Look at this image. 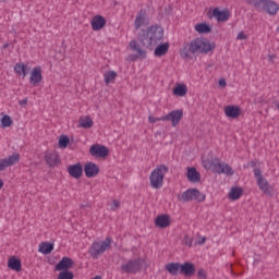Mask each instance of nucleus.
Returning a JSON list of instances; mask_svg holds the SVG:
<instances>
[{"instance_id": "f3484780", "label": "nucleus", "mask_w": 279, "mask_h": 279, "mask_svg": "<svg viewBox=\"0 0 279 279\" xmlns=\"http://www.w3.org/2000/svg\"><path fill=\"white\" fill-rule=\"evenodd\" d=\"M156 228H160L165 230V228H169L171 226V217L169 215H159L155 218Z\"/></svg>"}, {"instance_id": "c756f323", "label": "nucleus", "mask_w": 279, "mask_h": 279, "mask_svg": "<svg viewBox=\"0 0 279 279\" xmlns=\"http://www.w3.org/2000/svg\"><path fill=\"white\" fill-rule=\"evenodd\" d=\"M9 269H12L13 271H21V259H16V257H12L8 262Z\"/></svg>"}, {"instance_id": "bb28decb", "label": "nucleus", "mask_w": 279, "mask_h": 279, "mask_svg": "<svg viewBox=\"0 0 279 279\" xmlns=\"http://www.w3.org/2000/svg\"><path fill=\"white\" fill-rule=\"evenodd\" d=\"M182 265L180 263H169L166 265V270L171 274V276H178L180 274Z\"/></svg>"}, {"instance_id": "6e6d98bb", "label": "nucleus", "mask_w": 279, "mask_h": 279, "mask_svg": "<svg viewBox=\"0 0 279 279\" xmlns=\"http://www.w3.org/2000/svg\"><path fill=\"white\" fill-rule=\"evenodd\" d=\"M5 1H8V0H0L1 3H5Z\"/></svg>"}, {"instance_id": "3c124183", "label": "nucleus", "mask_w": 279, "mask_h": 279, "mask_svg": "<svg viewBox=\"0 0 279 279\" xmlns=\"http://www.w3.org/2000/svg\"><path fill=\"white\" fill-rule=\"evenodd\" d=\"M9 47H10V44H4V45L2 46L3 49H8Z\"/></svg>"}, {"instance_id": "ddd939ff", "label": "nucleus", "mask_w": 279, "mask_h": 279, "mask_svg": "<svg viewBox=\"0 0 279 279\" xmlns=\"http://www.w3.org/2000/svg\"><path fill=\"white\" fill-rule=\"evenodd\" d=\"M262 10L266 12V14H269V16H276L279 11V5L271 0H265Z\"/></svg>"}, {"instance_id": "5701e85b", "label": "nucleus", "mask_w": 279, "mask_h": 279, "mask_svg": "<svg viewBox=\"0 0 279 279\" xmlns=\"http://www.w3.org/2000/svg\"><path fill=\"white\" fill-rule=\"evenodd\" d=\"M180 274H184L187 278H191V276H195V265L189 262L181 264Z\"/></svg>"}, {"instance_id": "423d86ee", "label": "nucleus", "mask_w": 279, "mask_h": 279, "mask_svg": "<svg viewBox=\"0 0 279 279\" xmlns=\"http://www.w3.org/2000/svg\"><path fill=\"white\" fill-rule=\"evenodd\" d=\"M143 263H145V260L141 257H137L122 264L120 269L122 274H141V269H143Z\"/></svg>"}, {"instance_id": "79ce46f5", "label": "nucleus", "mask_w": 279, "mask_h": 279, "mask_svg": "<svg viewBox=\"0 0 279 279\" xmlns=\"http://www.w3.org/2000/svg\"><path fill=\"white\" fill-rule=\"evenodd\" d=\"M197 276H198V278L206 279L207 278L206 270L204 268H199L197 271Z\"/></svg>"}, {"instance_id": "9d476101", "label": "nucleus", "mask_w": 279, "mask_h": 279, "mask_svg": "<svg viewBox=\"0 0 279 279\" xmlns=\"http://www.w3.org/2000/svg\"><path fill=\"white\" fill-rule=\"evenodd\" d=\"M89 154L96 158H106L110 154V150L104 145L95 144L90 146Z\"/></svg>"}, {"instance_id": "412c9836", "label": "nucleus", "mask_w": 279, "mask_h": 279, "mask_svg": "<svg viewBox=\"0 0 279 279\" xmlns=\"http://www.w3.org/2000/svg\"><path fill=\"white\" fill-rule=\"evenodd\" d=\"M92 27L94 32H99V29H104L106 27V17L101 15H96L92 20Z\"/></svg>"}, {"instance_id": "473e14b6", "label": "nucleus", "mask_w": 279, "mask_h": 279, "mask_svg": "<svg viewBox=\"0 0 279 279\" xmlns=\"http://www.w3.org/2000/svg\"><path fill=\"white\" fill-rule=\"evenodd\" d=\"M225 162H221L219 159H214L211 161L213 172L214 173H221L223 171Z\"/></svg>"}, {"instance_id": "e433bc0d", "label": "nucleus", "mask_w": 279, "mask_h": 279, "mask_svg": "<svg viewBox=\"0 0 279 279\" xmlns=\"http://www.w3.org/2000/svg\"><path fill=\"white\" fill-rule=\"evenodd\" d=\"M69 143H70L69 136H66V135H61L60 136V138H59V147L61 149H66V147H69Z\"/></svg>"}, {"instance_id": "c9c22d12", "label": "nucleus", "mask_w": 279, "mask_h": 279, "mask_svg": "<svg viewBox=\"0 0 279 279\" xmlns=\"http://www.w3.org/2000/svg\"><path fill=\"white\" fill-rule=\"evenodd\" d=\"M248 5H253L256 10H263V5L265 4V0H246Z\"/></svg>"}, {"instance_id": "a211bd4d", "label": "nucleus", "mask_w": 279, "mask_h": 279, "mask_svg": "<svg viewBox=\"0 0 279 279\" xmlns=\"http://www.w3.org/2000/svg\"><path fill=\"white\" fill-rule=\"evenodd\" d=\"M213 16L218 21V23H226L230 19V11L228 10H219V8H215L213 10Z\"/></svg>"}, {"instance_id": "ea45409f", "label": "nucleus", "mask_w": 279, "mask_h": 279, "mask_svg": "<svg viewBox=\"0 0 279 279\" xmlns=\"http://www.w3.org/2000/svg\"><path fill=\"white\" fill-rule=\"evenodd\" d=\"M221 173H225V175H232L234 173V170L230 165L223 163Z\"/></svg>"}, {"instance_id": "dca6fc26", "label": "nucleus", "mask_w": 279, "mask_h": 279, "mask_svg": "<svg viewBox=\"0 0 279 279\" xmlns=\"http://www.w3.org/2000/svg\"><path fill=\"white\" fill-rule=\"evenodd\" d=\"M68 173L71 175V178H75V180H80L84 173V168L82 167V163L77 162L75 165H71L68 168Z\"/></svg>"}, {"instance_id": "5fc2aeb1", "label": "nucleus", "mask_w": 279, "mask_h": 279, "mask_svg": "<svg viewBox=\"0 0 279 279\" xmlns=\"http://www.w3.org/2000/svg\"><path fill=\"white\" fill-rule=\"evenodd\" d=\"M276 108H277V110H279V102L276 104Z\"/></svg>"}, {"instance_id": "2eb2a0df", "label": "nucleus", "mask_w": 279, "mask_h": 279, "mask_svg": "<svg viewBox=\"0 0 279 279\" xmlns=\"http://www.w3.org/2000/svg\"><path fill=\"white\" fill-rule=\"evenodd\" d=\"M84 173L86 178H95L99 175V166L93 161H89L84 166Z\"/></svg>"}, {"instance_id": "a18cd8bd", "label": "nucleus", "mask_w": 279, "mask_h": 279, "mask_svg": "<svg viewBox=\"0 0 279 279\" xmlns=\"http://www.w3.org/2000/svg\"><path fill=\"white\" fill-rule=\"evenodd\" d=\"M148 121H149V123H156L157 121H162V120H160V118L149 117Z\"/></svg>"}, {"instance_id": "37998d69", "label": "nucleus", "mask_w": 279, "mask_h": 279, "mask_svg": "<svg viewBox=\"0 0 279 279\" xmlns=\"http://www.w3.org/2000/svg\"><path fill=\"white\" fill-rule=\"evenodd\" d=\"M120 207H121V202L114 199V201L112 202V205H111V210H117V209L120 208Z\"/></svg>"}, {"instance_id": "f704fd0d", "label": "nucleus", "mask_w": 279, "mask_h": 279, "mask_svg": "<svg viewBox=\"0 0 279 279\" xmlns=\"http://www.w3.org/2000/svg\"><path fill=\"white\" fill-rule=\"evenodd\" d=\"M81 128H84L85 130H88L89 128H93V119L86 117L80 120Z\"/></svg>"}, {"instance_id": "c03bdc74", "label": "nucleus", "mask_w": 279, "mask_h": 279, "mask_svg": "<svg viewBox=\"0 0 279 279\" xmlns=\"http://www.w3.org/2000/svg\"><path fill=\"white\" fill-rule=\"evenodd\" d=\"M238 40H247V35L244 32H240L236 36Z\"/></svg>"}, {"instance_id": "8fccbe9b", "label": "nucleus", "mask_w": 279, "mask_h": 279, "mask_svg": "<svg viewBox=\"0 0 279 279\" xmlns=\"http://www.w3.org/2000/svg\"><path fill=\"white\" fill-rule=\"evenodd\" d=\"M248 167H256V161H254V160L250 161Z\"/></svg>"}, {"instance_id": "58836bf2", "label": "nucleus", "mask_w": 279, "mask_h": 279, "mask_svg": "<svg viewBox=\"0 0 279 279\" xmlns=\"http://www.w3.org/2000/svg\"><path fill=\"white\" fill-rule=\"evenodd\" d=\"M73 278H74L73 272L69 270H63L58 276V279H73Z\"/></svg>"}, {"instance_id": "49530a36", "label": "nucleus", "mask_w": 279, "mask_h": 279, "mask_svg": "<svg viewBox=\"0 0 279 279\" xmlns=\"http://www.w3.org/2000/svg\"><path fill=\"white\" fill-rule=\"evenodd\" d=\"M206 243V236H203L198 240V245H204Z\"/></svg>"}, {"instance_id": "9b49d317", "label": "nucleus", "mask_w": 279, "mask_h": 279, "mask_svg": "<svg viewBox=\"0 0 279 279\" xmlns=\"http://www.w3.org/2000/svg\"><path fill=\"white\" fill-rule=\"evenodd\" d=\"M45 162L48 165V167H58V165H60V155L58 154V151H51V150H47L45 153Z\"/></svg>"}, {"instance_id": "7c9ffc66", "label": "nucleus", "mask_w": 279, "mask_h": 279, "mask_svg": "<svg viewBox=\"0 0 279 279\" xmlns=\"http://www.w3.org/2000/svg\"><path fill=\"white\" fill-rule=\"evenodd\" d=\"M195 31L198 32V34H210L213 27L206 23H201L195 25Z\"/></svg>"}, {"instance_id": "c85d7f7f", "label": "nucleus", "mask_w": 279, "mask_h": 279, "mask_svg": "<svg viewBox=\"0 0 279 279\" xmlns=\"http://www.w3.org/2000/svg\"><path fill=\"white\" fill-rule=\"evenodd\" d=\"M243 195V190L241 187H232L229 193V199H232V202H236V199H240Z\"/></svg>"}, {"instance_id": "4be33fe9", "label": "nucleus", "mask_w": 279, "mask_h": 279, "mask_svg": "<svg viewBox=\"0 0 279 279\" xmlns=\"http://www.w3.org/2000/svg\"><path fill=\"white\" fill-rule=\"evenodd\" d=\"M225 114L229 119H239L241 117V108L239 106H227L225 108Z\"/></svg>"}, {"instance_id": "cd10ccee", "label": "nucleus", "mask_w": 279, "mask_h": 279, "mask_svg": "<svg viewBox=\"0 0 279 279\" xmlns=\"http://www.w3.org/2000/svg\"><path fill=\"white\" fill-rule=\"evenodd\" d=\"M38 252H40V254H51L53 252V243H49V242H41L39 244V248Z\"/></svg>"}, {"instance_id": "20e7f679", "label": "nucleus", "mask_w": 279, "mask_h": 279, "mask_svg": "<svg viewBox=\"0 0 279 279\" xmlns=\"http://www.w3.org/2000/svg\"><path fill=\"white\" fill-rule=\"evenodd\" d=\"M169 171L167 165L157 166L149 175L151 189H162L165 184V174Z\"/></svg>"}, {"instance_id": "2f4dec72", "label": "nucleus", "mask_w": 279, "mask_h": 279, "mask_svg": "<svg viewBox=\"0 0 279 279\" xmlns=\"http://www.w3.org/2000/svg\"><path fill=\"white\" fill-rule=\"evenodd\" d=\"M189 89L186 88V85L180 84L173 89V95H177V97H184Z\"/></svg>"}, {"instance_id": "de8ad7c7", "label": "nucleus", "mask_w": 279, "mask_h": 279, "mask_svg": "<svg viewBox=\"0 0 279 279\" xmlns=\"http://www.w3.org/2000/svg\"><path fill=\"white\" fill-rule=\"evenodd\" d=\"M19 104L21 106H27V98L23 99V100H20Z\"/></svg>"}, {"instance_id": "6e6552de", "label": "nucleus", "mask_w": 279, "mask_h": 279, "mask_svg": "<svg viewBox=\"0 0 279 279\" xmlns=\"http://www.w3.org/2000/svg\"><path fill=\"white\" fill-rule=\"evenodd\" d=\"M182 117H184V111L182 110H172L168 114L160 117L161 121H171L172 128L178 126L180 121H182Z\"/></svg>"}, {"instance_id": "f8f14e48", "label": "nucleus", "mask_w": 279, "mask_h": 279, "mask_svg": "<svg viewBox=\"0 0 279 279\" xmlns=\"http://www.w3.org/2000/svg\"><path fill=\"white\" fill-rule=\"evenodd\" d=\"M129 48L136 53V58L145 60L147 58V50L141 47L137 40L133 39L129 43Z\"/></svg>"}, {"instance_id": "603ef678", "label": "nucleus", "mask_w": 279, "mask_h": 279, "mask_svg": "<svg viewBox=\"0 0 279 279\" xmlns=\"http://www.w3.org/2000/svg\"><path fill=\"white\" fill-rule=\"evenodd\" d=\"M3 189V180L0 179V191Z\"/></svg>"}, {"instance_id": "f03ea898", "label": "nucleus", "mask_w": 279, "mask_h": 279, "mask_svg": "<svg viewBox=\"0 0 279 279\" xmlns=\"http://www.w3.org/2000/svg\"><path fill=\"white\" fill-rule=\"evenodd\" d=\"M215 43H210L208 39L195 38L190 44L185 45L183 48L184 58H191L192 56L199 53H208L209 51H215Z\"/></svg>"}, {"instance_id": "a878e982", "label": "nucleus", "mask_w": 279, "mask_h": 279, "mask_svg": "<svg viewBox=\"0 0 279 279\" xmlns=\"http://www.w3.org/2000/svg\"><path fill=\"white\" fill-rule=\"evenodd\" d=\"M146 14H147V12L145 10H140V12L137 13L135 21H134L135 29H141V27H143V25H145V15Z\"/></svg>"}, {"instance_id": "4468645a", "label": "nucleus", "mask_w": 279, "mask_h": 279, "mask_svg": "<svg viewBox=\"0 0 279 279\" xmlns=\"http://www.w3.org/2000/svg\"><path fill=\"white\" fill-rule=\"evenodd\" d=\"M40 82H43V69L35 66L31 72L29 83L33 84V86H38Z\"/></svg>"}, {"instance_id": "f257e3e1", "label": "nucleus", "mask_w": 279, "mask_h": 279, "mask_svg": "<svg viewBox=\"0 0 279 279\" xmlns=\"http://www.w3.org/2000/svg\"><path fill=\"white\" fill-rule=\"evenodd\" d=\"M163 38L165 29L159 25L149 26L147 29H142L137 35V40L142 44V47H145V49H150V51H154L158 44L162 43Z\"/></svg>"}, {"instance_id": "aec40b11", "label": "nucleus", "mask_w": 279, "mask_h": 279, "mask_svg": "<svg viewBox=\"0 0 279 279\" xmlns=\"http://www.w3.org/2000/svg\"><path fill=\"white\" fill-rule=\"evenodd\" d=\"M29 71H32V68L23 62L15 63L14 65V72L17 75H22L23 78L27 77L29 75Z\"/></svg>"}, {"instance_id": "6ab92c4d", "label": "nucleus", "mask_w": 279, "mask_h": 279, "mask_svg": "<svg viewBox=\"0 0 279 279\" xmlns=\"http://www.w3.org/2000/svg\"><path fill=\"white\" fill-rule=\"evenodd\" d=\"M73 267V259L71 257H62V259L56 265V271H68Z\"/></svg>"}, {"instance_id": "72a5a7b5", "label": "nucleus", "mask_w": 279, "mask_h": 279, "mask_svg": "<svg viewBox=\"0 0 279 279\" xmlns=\"http://www.w3.org/2000/svg\"><path fill=\"white\" fill-rule=\"evenodd\" d=\"M104 77H105V84H110V82H114V80H117V72L109 71L104 74Z\"/></svg>"}, {"instance_id": "1a4fd4ad", "label": "nucleus", "mask_w": 279, "mask_h": 279, "mask_svg": "<svg viewBox=\"0 0 279 279\" xmlns=\"http://www.w3.org/2000/svg\"><path fill=\"white\" fill-rule=\"evenodd\" d=\"M19 160H21V155H19L17 153H13L9 157L0 159V171H5L8 167L16 165Z\"/></svg>"}, {"instance_id": "864d4df0", "label": "nucleus", "mask_w": 279, "mask_h": 279, "mask_svg": "<svg viewBox=\"0 0 279 279\" xmlns=\"http://www.w3.org/2000/svg\"><path fill=\"white\" fill-rule=\"evenodd\" d=\"M269 60H274V58H276L274 54H269L268 56Z\"/></svg>"}, {"instance_id": "7ed1b4c3", "label": "nucleus", "mask_w": 279, "mask_h": 279, "mask_svg": "<svg viewBox=\"0 0 279 279\" xmlns=\"http://www.w3.org/2000/svg\"><path fill=\"white\" fill-rule=\"evenodd\" d=\"M110 247H112V239L107 236L104 241H94L88 248V254L97 259L101 254H106Z\"/></svg>"}, {"instance_id": "4c0bfd02", "label": "nucleus", "mask_w": 279, "mask_h": 279, "mask_svg": "<svg viewBox=\"0 0 279 279\" xmlns=\"http://www.w3.org/2000/svg\"><path fill=\"white\" fill-rule=\"evenodd\" d=\"M12 123H13V121L10 116L5 114L1 118L2 128H10V125H12Z\"/></svg>"}, {"instance_id": "393cba45", "label": "nucleus", "mask_w": 279, "mask_h": 279, "mask_svg": "<svg viewBox=\"0 0 279 279\" xmlns=\"http://www.w3.org/2000/svg\"><path fill=\"white\" fill-rule=\"evenodd\" d=\"M155 51H154V56H156V58H162V56H167V52L169 51V43H165V44H160L157 46H155Z\"/></svg>"}, {"instance_id": "0eeeda50", "label": "nucleus", "mask_w": 279, "mask_h": 279, "mask_svg": "<svg viewBox=\"0 0 279 279\" xmlns=\"http://www.w3.org/2000/svg\"><path fill=\"white\" fill-rule=\"evenodd\" d=\"M254 175H255L259 191H263L265 195H271V193H274V186H271L267 181V179L263 177V172L260 171V168L254 169Z\"/></svg>"}, {"instance_id": "09e8293b", "label": "nucleus", "mask_w": 279, "mask_h": 279, "mask_svg": "<svg viewBox=\"0 0 279 279\" xmlns=\"http://www.w3.org/2000/svg\"><path fill=\"white\" fill-rule=\"evenodd\" d=\"M226 84H227V83H226V80H225V78H222V80L219 81V85H220V86H226Z\"/></svg>"}, {"instance_id": "b1692460", "label": "nucleus", "mask_w": 279, "mask_h": 279, "mask_svg": "<svg viewBox=\"0 0 279 279\" xmlns=\"http://www.w3.org/2000/svg\"><path fill=\"white\" fill-rule=\"evenodd\" d=\"M187 180L190 182H193L194 184H197V182H201L202 180V174L199 173V171H197L196 168H189Z\"/></svg>"}, {"instance_id": "39448f33", "label": "nucleus", "mask_w": 279, "mask_h": 279, "mask_svg": "<svg viewBox=\"0 0 279 279\" xmlns=\"http://www.w3.org/2000/svg\"><path fill=\"white\" fill-rule=\"evenodd\" d=\"M179 202H206V194H203L197 189H189L178 196Z\"/></svg>"}, {"instance_id": "a19ab883", "label": "nucleus", "mask_w": 279, "mask_h": 279, "mask_svg": "<svg viewBox=\"0 0 279 279\" xmlns=\"http://www.w3.org/2000/svg\"><path fill=\"white\" fill-rule=\"evenodd\" d=\"M183 243H184L187 247H192V246H193V238H190L189 235H184V238H183Z\"/></svg>"}]
</instances>
